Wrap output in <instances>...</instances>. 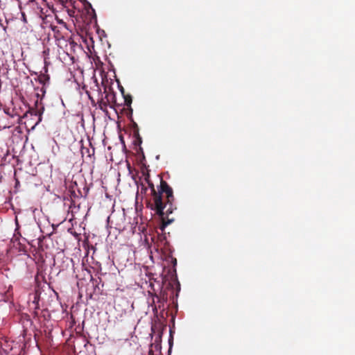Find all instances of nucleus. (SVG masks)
Returning <instances> with one entry per match:
<instances>
[{
    "label": "nucleus",
    "instance_id": "obj_12",
    "mask_svg": "<svg viewBox=\"0 0 355 355\" xmlns=\"http://www.w3.org/2000/svg\"><path fill=\"white\" fill-rule=\"evenodd\" d=\"M40 96V93H37V96L39 97Z\"/></svg>",
    "mask_w": 355,
    "mask_h": 355
},
{
    "label": "nucleus",
    "instance_id": "obj_5",
    "mask_svg": "<svg viewBox=\"0 0 355 355\" xmlns=\"http://www.w3.org/2000/svg\"><path fill=\"white\" fill-rule=\"evenodd\" d=\"M38 81L42 85H45V84L49 81V76L46 74H40L37 78Z\"/></svg>",
    "mask_w": 355,
    "mask_h": 355
},
{
    "label": "nucleus",
    "instance_id": "obj_7",
    "mask_svg": "<svg viewBox=\"0 0 355 355\" xmlns=\"http://www.w3.org/2000/svg\"><path fill=\"white\" fill-rule=\"evenodd\" d=\"M156 298L158 300V303L162 304L164 306V302L167 301V296L163 294L162 296L156 295Z\"/></svg>",
    "mask_w": 355,
    "mask_h": 355
},
{
    "label": "nucleus",
    "instance_id": "obj_2",
    "mask_svg": "<svg viewBox=\"0 0 355 355\" xmlns=\"http://www.w3.org/2000/svg\"><path fill=\"white\" fill-rule=\"evenodd\" d=\"M51 27L54 33V37L56 40H59L64 38V35L62 33V31L60 29L59 27L53 25H51Z\"/></svg>",
    "mask_w": 355,
    "mask_h": 355
},
{
    "label": "nucleus",
    "instance_id": "obj_9",
    "mask_svg": "<svg viewBox=\"0 0 355 355\" xmlns=\"http://www.w3.org/2000/svg\"><path fill=\"white\" fill-rule=\"evenodd\" d=\"M40 92L41 93V100L42 99V98L45 95V93H46V89H45V85H42V87H41V89H40Z\"/></svg>",
    "mask_w": 355,
    "mask_h": 355
},
{
    "label": "nucleus",
    "instance_id": "obj_8",
    "mask_svg": "<svg viewBox=\"0 0 355 355\" xmlns=\"http://www.w3.org/2000/svg\"><path fill=\"white\" fill-rule=\"evenodd\" d=\"M44 110V108L42 107L41 109H40L35 112V114L39 115V121H41V120H42V114L43 113Z\"/></svg>",
    "mask_w": 355,
    "mask_h": 355
},
{
    "label": "nucleus",
    "instance_id": "obj_6",
    "mask_svg": "<svg viewBox=\"0 0 355 355\" xmlns=\"http://www.w3.org/2000/svg\"><path fill=\"white\" fill-rule=\"evenodd\" d=\"M123 98H124V105L127 107H130L132 101V96L130 95H124L123 94Z\"/></svg>",
    "mask_w": 355,
    "mask_h": 355
},
{
    "label": "nucleus",
    "instance_id": "obj_1",
    "mask_svg": "<svg viewBox=\"0 0 355 355\" xmlns=\"http://www.w3.org/2000/svg\"><path fill=\"white\" fill-rule=\"evenodd\" d=\"M145 180L150 189L153 200V203L150 204V207L160 217L162 220L160 230L163 232L165 227L174 221L173 218H169V215L177 209L174 205L175 197L173 189L162 178H160V185L157 191L155 190L154 184L149 180L148 175L145 178Z\"/></svg>",
    "mask_w": 355,
    "mask_h": 355
},
{
    "label": "nucleus",
    "instance_id": "obj_3",
    "mask_svg": "<svg viewBox=\"0 0 355 355\" xmlns=\"http://www.w3.org/2000/svg\"><path fill=\"white\" fill-rule=\"evenodd\" d=\"M110 97H114V95L113 94H107L105 95V98L107 99V102L104 101L103 99L99 103V107L101 109H103V107H106L107 105V103H110Z\"/></svg>",
    "mask_w": 355,
    "mask_h": 355
},
{
    "label": "nucleus",
    "instance_id": "obj_10",
    "mask_svg": "<svg viewBox=\"0 0 355 355\" xmlns=\"http://www.w3.org/2000/svg\"><path fill=\"white\" fill-rule=\"evenodd\" d=\"M59 23H60L61 24H62V25H63V26H64V29H66V28H67V27H66V24H65L64 22H63L62 20L59 21Z\"/></svg>",
    "mask_w": 355,
    "mask_h": 355
},
{
    "label": "nucleus",
    "instance_id": "obj_11",
    "mask_svg": "<svg viewBox=\"0 0 355 355\" xmlns=\"http://www.w3.org/2000/svg\"><path fill=\"white\" fill-rule=\"evenodd\" d=\"M3 291H4L3 289H2L1 287L0 286V293L3 292Z\"/></svg>",
    "mask_w": 355,
    "mask_h": 355
},
{
    "label": "nucleus",
    "instance_id": "obj_4",
    "mask_svg": "<svg viewBox=\"0 0 355 355\" xmlns=\"http://www.w3.org/2000/svg\"><path fill=\"white\" fill-rule=\"evenodd\" d=\"M159 242V243H158L157 245V248H162V245H165L167 243L166 240V236H164V235H158L157 236V242ZM158 250V248H157V250Z\"/></svg>",
    "mask_w": 355,
    "mask_h": 355
}]
</instances>
